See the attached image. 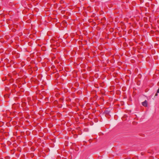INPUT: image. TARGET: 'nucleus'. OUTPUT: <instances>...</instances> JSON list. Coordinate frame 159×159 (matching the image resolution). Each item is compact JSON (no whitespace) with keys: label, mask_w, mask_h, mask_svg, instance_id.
I'll return each mask as SVG.
<instances>
[{"label":"nucleus","mask_w":159,"mask_h":159,"mask_svg":"<svg viewBox=\"0 0 159 159\" xmlns=\"http://www.w3.org/2000/svg\"><path fill=\"white\" fill-rule=\"evenodd\" d=\"M142 105L145 107H147L148 106V102L146 100H145L142 103Z\"/></svg>","instance_id":"obj_1"},{"label":"nucleus","mask_w":159,"mask_h":159,"mask_svg":"<svg viewBox=\"0 0 159 159\" xmlns=\"http://www.w3.org/2000/svg\"><path fill=\"white\" fill-rule=\"evenodd\" d=\"M104 112L106 115H108L110 112V111L107 109L104 111Z\"/></svg>","instance_id":"obj_2"},{"label":"nucleus","mask_w":159,"mask_h":159,"mask_svg":"<svg viewBox=\"0 0 159 159\" xmlns=\"http://www.w3.org/2000/svg\"><path fill=\"white\" fill-rule=\"evenodd\" d=\"M24 78H22L21 79L20 78V82H22L23 84H24L25 83V81H24Z\"/></svg>","instance_id":"obj_3"},{"label":"nucleus","mask_w":159,"mask_h":159,"mask_svg":"<svg viewBox=\"0 0 159 159\" xmlns=\"http://www.w3.org/2000/svg\"><path fill=\"white\" fill-rule=\"evenodd\" d=\"M21 102H22V107H23V106H25V105H26V103L25 102H24L23 101V100H22L21 101Z\"/></svg>","instance_id":"obj_4"},{"label":"nucleus","mask_w":159,"mask_h":159,"mask_svg":"<svg viewBox=\"0 0 159 159\" xmlns=\"http://www.w3.org/2000/svg\"><path fill=\"white\" fill-rule=\"evenodd\" d=\"M20 65H21V66L23 67L25 65V63L24 61H22L21 63H20Z\"/></svg>","instance_id":"obj_5"},{"label":"nucleus","mask_w":159,"mask_h":159,"mask_svg":"<svg viewBox=\"0 0 159 159\" xmlns=\"http://www.w3.org/2000/svg\"><path fill=\"white\" fill-rule=\"evenodd\" d=\"M21 86H20V92H24V89L23 88H21Z\"/></svg>","instance_id":"obj_6"},{"label":"nucleus","mask_w":159,"mask_h":159,"mask_svg":"<svg viewBox=\"0 0 159 159\" xmlns=\"http://www.w3.org/2000/svg\"><path fill=\"white\" fill-rule=\"evenodd\" d=\"M20 73H21V72H24V71L23 70H21L20 69Z\"/></svg>","instance_id":"obj_7"},{"label":"nucleus","mask_w":159,"mask_h":159,"mask_svg":"<svg viewBox=\"0 0 159 159\" xmlns=\"http://www.w3.org/2000/svg\"><path fill=\"white\" fill-rule=\"evenodd\" d=\"M16 81L17 82H18L19 81V80H17Z\"/></svg>","instance_id":"obj_8"},{"label":"nucleus","mask_w":159,"mask_h":159,"mask_svg":"<svg viewBox=\"0 0 159 159\" xmlns=\"http://www.w3.org/2000/svg\"><path fill=\"white\" fill-rule=\"evenodd\" d=\"M157 93H156L155 95V96H157Z\"/></svg>","instance_id":"obj_9"},{"label":"nucleus","mask_w":159,"mask_h":159,"mask_svg":"<svg viewBox=\"0 0 159 159\" xmlns=\"http://www.w3.org/2000/svg\"><path fill=\"white\" fill-rule=\"evenodd\" d=\"M23 40H23H23H21V39H20V41H23Z\"/></svg>","instance_id":"obj_10"},{"label":"nucleus","mask_w":159,"mask_h":159,"mask_svg":"<svg viewBox=\"0 0 159 159\" xmlns=\"http://www.w3.org/2000/svg\"><path fill=\"white\" fill-rule=\"evenodd\" d=\"M22 134V132H20V135H21V134Z\"/></svg>","instance_id":"obj_11"},{"label":"nucleus","mask_w":159,"mask_h":159,"mask_svg":"<svg viewBox=\"0 0 159 159\" xmlns=\"http://www.w3.org/2000/svg\"><path fill=\"white\" fill-rule=\"evenodd\" d=\"M22 35V34H21L20 33V36H21Z\"/></svg>","instance_id":"obj_12"},{"label":"nucleus","mask_w":159,"mask_h":159,"mask_svg":"<svg viewBox=\"0 0 159 159\" xmlns=\"http://www.w3.org/2000/svg\"><path fill=\"white\" fill-rule=\"evenodd\" d=\"M17 127L16 126V127H15V128H16H16H17Z\"/></svg>","instance_id":"obj_13"},{"label":"nucleus","mask_w":159,"mask_h":159,"mask_svg":"<svg viewBox=\"0 0 159 159\" xmlns=\"http://www.w3.org/2000/svg\"><path fill=\"white\" fill-rule=\"evenodd\" d=\"M60 100H62V99H60Z\"/></svg>","instance_id":"obj_14"},{"label":"nucleus","mask_w":159,"mask_h":159,"mask_svg":"<svg viewBox=\"0 0 159 159\" xmlns=\"http://www.w3.org/2000/svg\"><path fill=\"white\" fill-rule=\"evenodd\" d=\"M21 76H22L20 75V77H21Z\"/></svg>","instance_id":"obj_15"}]
</instances>
